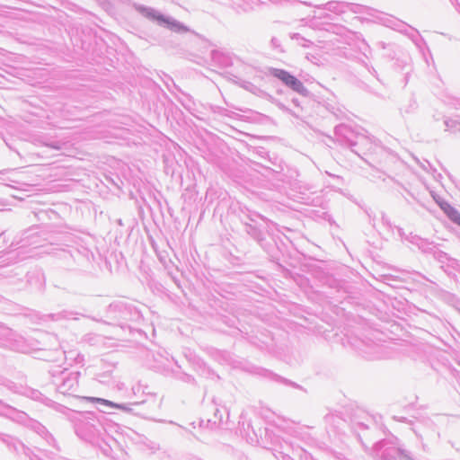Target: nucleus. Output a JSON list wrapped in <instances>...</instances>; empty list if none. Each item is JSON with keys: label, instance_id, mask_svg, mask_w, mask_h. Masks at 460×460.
Listing matches in <instances>:
<instances>
[{"label": "nucleus", "instance_id": "nucleus-2", "mask_svg": "<svg viewBox=\"0 0 460 460\" xmlns=\"http://www.w3.org/2000/svg\"><path fill=\"white\" fill-rule=\"evenodd\" d=\"M441 208L452 221L460 226V213L454 207L447 203H444L441 205Z\"/></svg>", "mask_w": 460, "mask_h": 460}, {"label": "nucleus", "instance_id": "nucleus-4", "mask_svg": "<svg viewBox=\"0 0 460 460\" xmlns=\"http://www.w3.org/2000/svg\"><path fill=\"white\" fill-rule=\"evenodd\" d=\"M171 28L174 31H187L188 29L185 28L184 26H181V25H178V24H175V23H172L171 24Z\"/></svg>", "mask_w": 460, "mask_h": 460}, {"label": "nucleus", "instance_id": "nucleus-3", "mask_svg": "<svg viewBox=\"0 0 460 460\" xmlns=\"http://www.w3.org/2000/svg\"><path fill=\"white\" fill-rule=\"evenodd\" d=\"M86 400L89 401V402H101L104 405H107V406H110V407H112V408H120V405L117 404V403H114L111 401H108V400H105V399H102V398H96V397H86Z\"/></svg>", "mask_w": 460, "mask_h": 460}, {"label": "nucleus", "instance_id": "nucleus-1", "mask_svg": "<svg viewBox=\"0 0 460 460\" xmlns=\"http://www.w3.org/2000/svg\"><path fill=\"white\" fill-rule=\"evenodd\" d=\"M273 75L294 91L299 93H304L305 92L303 84L288 72L281 69H276L274 70Z\"/></svg>", "mask_w": 460, "mask_h": 460}]
</instances>
